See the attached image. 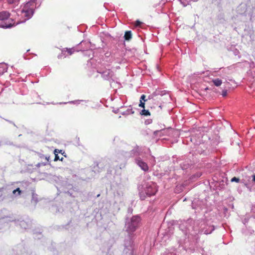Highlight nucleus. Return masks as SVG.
Wrapping results in <instances>:
<instances>
[{
	"mask_svg": "<svg viewBox=\"0 0 255 255\" xmlns=\"http://www.w3.org/2000/svg\"><path fill=\"white\" fill-rule=\"evenodd\" d=\"M54 153L55 154L54 161H57L58 160H60L61 161L63 160V157H62L61 158H60L59 156H58L57 153H56L55 152H54Z\"/></svg>",
	"mask_w": 255,
	"mask_h": 255,
	"instance_id": "10",
	"label": "nucleus"
},
{
	"mask_svg": "<svg viewBox=\"0 0 255 255\" xmlns=\"http://www.w3.org/2000/svg\"><path fill=\"white\" fill-rule=\"evenodd\" d=\"M139 107L144 109L145 108V102L141 101V100H140V103L139 104Z\"/></svg>",
	"mask_w": 255,
	"mask_h": 255,
	"instance_id": "11",
	"label": "nucleus"
},
{
	"mask_svg": "<svg viewBox=\"0 0 255 255\" xmlns=\"http://www.w3.org/2000/svg\"><path fill=\"white\" fill-rule=\"evenodd\" d=\"M77 51H78V50H76L74 48H64L63 50H62V54H64L65 52H67L68 54L71 55L72 54H73L74 52H77Z\"/></svg>",
	"mask_w": 255,
	"mask_h": 255,
	"instance_id": "6",
	"label": "nucleus"
},
{
	"mask_svg": "<svg viewBox=\"0 0 255 255\" xmlns=\"http://www.w3.org/2000/svg\"><path fill=\"white\" fill-rule=\"evenodd\" d=\"M142 24V22H140L139 20H137L135 22V26H139L141 24Z\"/></svg>",
	"mask_w": 255,
	"mask_h": 255,
	"instance_id": "14",
	"label": "nucleus"
},
{
	"mask_svg": "<svg viewBox=\"0 0 255 255\" xmlns=\"http://www.w3.org/2000/svg\"><path fill=\"white\" fill-rule=\"evenodd\" d=\"M140 221L141 219L139 216H135L132 217L130 222L128 224L127 232L129 234L134 232L139 227Z\"/></svg>",
	"mask_w": 255,
	"mask_h": 255,
	"instance_id": "1",
	"label": "nucleus"
},
{
	"mask_svg": "<svg viewBox=\"0 0 255 255\" xmlns=\"http://www.w3.org/2000/svg\"><path fill=\"white\" fill-rule=\"evenodd\" d=\"M252 177H253V181L255 182V174H253Z\"/></svg>",
	"mask_w": 255,
	"mask_h": 255,
	"instance_id": "19",
	"label": "nucleus"
},
{
	"mask_svg": "<svg viewBox=\"0 0 255 255\" xmlns=\"http://www.w3.org/2000/svg\"><path fill=\"white\" fill-rule=\"evenodd\" d=\"M157 191V190L155 187L148 186L146 190V193L147 195L150 196L155 195Z\"/></svg>",
	"mask_w": 255,
	"mask_h": 255,
	"instance_id": "3",
	"label": "nucleus"
},
{
	"mask_svg": "<svg viewBox=\"0 0 255 255\" xmlns=\"http://www.w3.org/2000/svg\"><path fill=\"white\" fill-rule=\"evenodd\" d=\"M16 192H18V195H20V193H21V190H20V189L19 188H16V189L14 190L13 191V194H15V193Z\"/></svg>",
	"mask_w": 255,
	"mask_h": 255,
	"instance_id": "16",
	"label": "nucleus"
},
{
	"mask_svg": "<svg viewBox=\"0 0 255 255\" xmlns=\"http://www.w3.org/2000/svg\"><path fill=\"white\" fill-rule=\"evenodd\" d=\"M22 12H23L25 13V15H26V13H27V12L28 11H26V10H22Z\"/></svg>",
	"mask_w": 255,
	"mask_h": 255,
	"instance_id": "20",
	"label": "nucleus"
},
{
	"mask_svg": "<svg viewBox=\"0 0 255 255\" xmlns=\"http://www.w3.org/2000/svg\"><path fill=\"white\" fill-rule=\"evenodd\" d=\"M137 164L144 171L148 170V166L146 163L142 161L140 158L136 159Z\"/></svg>",
	"mask_w": 255,
	"mask_h": 255,
	"instance_id": "2",
	"label": "nucleus"
},
{
	"mask_svg": "<svg viewBox=\"0 0 255 255\" xmlns=\"http://www.w3.org/2000/svg\"><path fill=\"white\" fill-rule=\"evenodd\" d=\"M140 114L141 115H143V116H150V112L148 110H145L144 109H143L141 111Z\"/></svg>",
	"mask_w": 255,
	"mask_h": 255,
	"instance_id": "9",
	"label": "nucleus"
},
{
	"mask_svg": "<svg viewBox=\"0 0 255 255\" xmlns=\"http://www.w3.org/2000/svg\"><path fill=\"white\" fill-rule=\"evenodd\" d=\"M212 82L217 87L220 86L222 83V80L219 78L213 79Z\"/></svg>",
	"mask_w": 255,
	"mask_h": 255,
	"instance_id": "8",
	"label": "nucleus"
},
{
	"mask_svg": "<svg viewBox=\"0 0 255 255\" xmlns=\"http://www.w3.org/2000/svg\"><path fill=\"white\" fill-rule=\"evenodd\" d=\"M54 152H55L57 154L58 153H61L62 154H64V152H62V150H59L58 149H55L54 151Z\"/></svg>",
	"mask_w": 255,
	"mask_h": 255,
	"instance_id": "13",
	"label": "nucleus"
},
{
	"mask_svg": "<svg viewBox=\"0 0 255 255\" xmlns=\"http://www.w3.org/2000/svg\"><path fill=\"white\" fill-rule=\"evenodd\" d=\"M58 58H62V56H61V55H59L58 56Z\"/></svg>",
	"mask_w": 255,
	"mask_h": 255,
	"instance_id": "21",
	"label": "nucleus"
},
{
	"mask_svg": "<svg viewBox=\"0 0 255 255\" xmlns=\"http://www.w3.org/2000/svg\"><path fill=\"white\" fill-rule=\"evenodd\" d=\"M140 100L143 101V102H146L147 99H146V96L144 95H142L140 97Z\"/></svg>",
	"mask_w": 255,
	"mask_h": 255,
	"instance_id": "15",
	"label": "nucleus"
},
{
	"mask_svg": "<svg viewBox=\"0 0 255 255\" xmlns=\"http://www.w3.org/2000/svg\"><path fill=\"white\" fill-rule=\"evenodd\" d=\"M132 34L131 31H127L125 32L124 38L126 40H129L131 38Z\"/></svg>",
	"mask_w": 255,
	"mask_h": 255,
	"instance_id": "7",
	"label": "nucleus"
},
{
	"mask_svg": "<svg viewBox=\"0 0 255 255\" xmlns=\"http://www.w3.org/2000/svg\"><path fill=\"white\" fill-rule=\"evenodd\" d=\"M15 22L14 21V20L13 19H9L8 20V22L5 23L4 24L1 25V27L2 28H10L13 26H15Z\"/></svg>",
	"mask_w": 255,
	"mask_h": 255,
	"instance_id": "5",
	"label": "nucleus"
},
{
	"mask_svg": "<svg viewBox=\"0 0 255 255\" xmlns=\"http://www.w3.org/2000/svg\"><path fill=\"white\" fill-rule=\"evenodd\" d=\"M10 15V13L7 11L0 12V20L3 21L7 19Z\"/></svg>",
	"mask_w": 255,
	"mask_h": 255,
	"instance_id": "4",
	"label": "nucleus"
},
{
	"mask_svg": "<svg viewBox=\"0 0 255 255\" xmlns=\"http://www.w3.org/2000/svg\"><path fill=\"white\" fill-rule=\"evenodd\" d=\"M14 1L15 0H7L8 3L10 4L14 3Z\"/></svg>",
	"mask_w": 255,
	"mask_h": 255,
	"instance_id": "18",
	"label": "nucleus"
},
{
	"mask_svg": "<svg viewBox=\"0 0 255 255\" xmlns=\"http://www.w3.org/2000/svg\"><path fill=\"white\" fill-rule=\"evenodd\" d=\"M227 95V90H223L222 91V96L223 97H226Z\"/></svg>",
	"mask_w": 255,
	"mask_h": 255,
	"instance_id": "17",
	"label": "nucleus"
},
{
	"mask_svg": "<svg viewBox=\"0 0 255 255\" xmlns=\"http://www.w3.org/2000/svg\"><path fill=\"white\" fill-rule=\"evenodd\" d=\"M231 182H239L240 181V179L239 178H237L236 177H234L231 179Z\"/></svg>",
	"mask_w": 255,
	"mask_h": 255,
	"instance_id": "12",
	"label": "nucleus"
}]
</instances>
